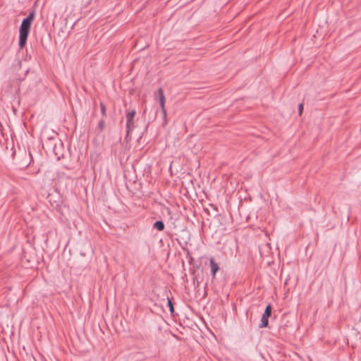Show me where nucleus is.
I'll return each instance as SVG.
<instances>
[{"label": "nucleus", "instance_id": "f257e3e1", "mask_svg": "<svg viewBox=\"0 0 361 361\" xmlns=\"http://www.w3.org/2000/svg\"><path fill=\"white\" fill-rule=\"evenodd\" d=\"M35 18V12H30L29 15L23 20L20 27L19 47L20 49L25 46L31 23Z\"/></svg>", "mask_w": 361, "mask_h": 361}, {"label": "nucleus", "instance_id": "f03ea898", "mask_svg": "<svg viewBox=\"0 0 361 361\" xmlns=\"http://www.w3.org/2000/svg\"><path fill=\"white\" fill-rule=\"evenodd\" d=\"M136 114V111L135 109L127 110L126 111V128H127V134L126 139L127 140L130 132L135 128L134 118Z\"/></svg>", "mask_w": 361, "mask_h": 361}, {"label": "nucleus", "instance_id": "7ed1b4c3", "mask_svg": "<svg viewBox=\"0 0 361 361\" xmlns=\"http://www.w3.org/2000/svg\"><path fill=\"white\" fill-rule=\"evenodd\" d=\"M269 317H271V304H268L266 307L264 312L261 319V322L259 325V328H263L268 326Z\"/></svg>", "mask_w": 361, "mask_h": 361}, {"label": "nucleus", "instance_id": "20e7f679", "mask_svg": "<svg viewBox=\"0 0 361 361\" xmlns=\"http://www.w3.org/2000/svg\"><path fill=\"white\" fill-rule=\"evenodd\" d=\"M209 264H210V267H211L212 274L213 277H214L216 272L219 269V267L218 264L216 263L214 258H211L209 259Z\"/></svg>", "mask_w": 361, "mask_h": 361}, {"label": "nucleus", "instance_id": "39448f33", "mask_svg": "<svg viewBox=\"0 0 361 361\" xmlns=\"http://www.w3.org/2000/svg\"><path fill=\"white\" fill-rule=\"evenodd\" d=\"M153 228L159 231H162L164 230L165 225L162 221H157L154 223Z\"/></svg>", "mask_w": 361, "mask_h": 361}, {"label": "nucleus", "instance_id": "423d86ee", "mask_svg": "<svg viewBox=\"0 0 361 361\" xmlns=\"http://www.w3.org/2000/svg\"><path fill=\"white\" fill-rule=\"evenodd\" d=\"M159 99L163 115L164 117H166V110L165 109V96L160 97Z\"/></svg>", "mask_w": 361, "mask_h": 361}, {"label": "nucleus", "instance_id": "0eeeda50", "mask_svg": "<svg viewBox=\"0 0 361 361\" xmlns=\"http://www.w3.org/2000/svg\"><path fill=\"white\" fill-rule=\"evenodd\" d=\"M167 306L169 307L170 312L173 314L174 312V307L171 298H167Z\"/></svg>", "mask_w": 361, "mask_h": 361}, {"label": "nucleus", "instance_id": "6e6552de", "mask_svg": "<svg viewBox=\"0 0 361 361\" xmlns=\"http://www.w3.org/2000/svg\"><path fill=\"white\" fill-rule=\"evenodd\" d=\"M105 121L104 120H101L99 121V123H98V126H97V129L99 130V131H102L104 128H105Z\"/></svg>", "mask_w": 361, "mask_h": 361}, {"label": "nucleus", "instance_id": "1a4fd4ad", "mask_svg": "<svg viewBox=\"0 0 361 361\" xmlns=\"http://www.w3.org/2000/svg\"><path fill=\"white\" fill-rule=\"evenodd\" d=\"M100 109H101V113L104 116H106V106L104 103L100 102Z\"/></svg>", "mask_w": 361, "mask_h": 361}, {"label": "nucleus", "instance_id": "9d476101", "mask_svg": "<svg viewBox=\"0 0 361 361\" xmlns=\"http://www.w3.org/2000/svg\"><path fill=\"white\" fill-rule=\"evenodd\" d=\"M157 92H158L159 98H160V97L164 96V91L161 87L159 88Z\"/></svg>", "mask_w": 361, "mask_h": 361}, {"label": "nucleus", "instance_id": "9b49d317", "mask_svg": "<svg viewBox=\"0 0 361 361\" xmlns=\"http://www.w3.org/2000/svg\"><path fill=\"white\" fill-rule=\"evenodd\" d=\"M302 110H303V104H300L298 105V112H299L300 115H301V114L302 112Z\"/></svg>", "mask_w": 361, "mask_h": 361}, {"label": "nucleus", "instance_id": "f8f14e48", "mask_svg": "<svg viewBox=\"0 0 361 361\" xmlns=\"http://www.w3.org/2000/svg\"><path fill=\"white\" fill-rule=\"evenodd\" d=\"M266 245L271 249V244L269 243H267Z\"/></svg>", "mask_w": 361, "mask_h": 361}]
</instances>
